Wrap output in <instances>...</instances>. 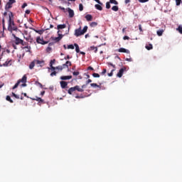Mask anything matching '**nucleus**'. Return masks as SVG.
<instances>
[{
  "instance_id": "f257e3e1",
  "label": "nucleus",
  "mask_w": 182,
  "mask_h": 182,
  "mask_svg": "<svg viewBox=\"0 0 182 182\" xmlns=\"http://www.w3.org/2000/svg\"><path fill=\"white\" fill-rule=\"evenodd\" d=\"M87 26H85L82 30V27L80 26L78 28L75 30L74 35L76 36V38H79V36H82V35L85 34L87 32Z\"/></svg>"
},
{
  "instance_id": "f03ea898",
  "label": "nucleus",
  "mask_w": 182,
  "mask_h": 182,
  "mask_svg": "<svg viewBox=\"0 0 182 182\" xmlns=\"http://www.w3.org/2000/svg\"><path fill=\"white\" fill-rule=\"evenodd\" d=\"M7 31L10 32V33H14V31L15 32H18L19 29L18 28V26L15 24V21H8V27Z\"/></svg>"
},
{
  "instance_id": "7ed1b4c3",
  "label": "nucleus",
  "mask_w": 182,
  "mask_h": 182,
  "mask_svg": "<svg viewBox=\"0 0 182 182\" xmlns=\"http://www.w3.org/2000/svg\"><path fill=\"white\" fill-rule=\"evenodd\" d=\"M16 3V0H9V1L5 5V11L9 12V9L14 6V4Z\"/></svg>"
},
{
  "instance_id": "20e7f679",
  "label": "nucleus",
  "mask_w": 182,
  "mask_h": 182,
  "mask_svg": "<svg viewBox=\"0 0 182 182\" xmlns=\"http://www.w3.org/2000/svg\"><path fill=\"white\" fill-rule=\"evenodd\" d=\"M28 77H26V75H24L23 77L21 80H18L17 82L14 85L13 87V89H16L19 86V85L21 83H26Z\"/></svg>"
},
{
  "instance_id": "39448f33",
  "label": "nucleus",
  "mask_w": 182,
  "mask_h": 182,
  "mask_svg": "<svg viewBox=\"0 0 182 182\" xmlns=\"http://www.w3.org/2000/svg\"><path fill=\"white\" fill-rule=\"evenodd\" d=\"M12 36L14 37V41H13L16 45H21L22 43V39L17 37L15 33H12Z\"/></svg>"
},
{
  "instance_id": "423d86ee",
  "label": "nucleus",
  "mask_w": 182,
  "mask_h": 182,
  "mask_svg": "<svg viewBox=\"0 0 182 182\" xmlns=\"http://www.w3.org/2000/svg\"><path fill=\"white\" fill-rule=\"evenodd\" d=\"M12 63H14V60L7 59V60L4 63L1 64V63H0V66L1 67H2V66H4V67L12 66Z\"/></svg>"
},
{
  "instance_id": "0eeeda50",
  "label": "nucleus",
  "mask_w": 182,
  "mask_h": 182,
  "mask_svg": "<svg viewBox=\"0 0 182 182\" xmlns=\"http://www.w3.org/2000/svg\"><path fill=\"white\" fill-rule=\"evenodd\" d=\"M127 69V68L126 67H124V68H121L119 70L118 73L117 74V76L118 77H122V76H123V73H124V72H126Z\"/></svg>"
},
{
  "instance_id": "6e6552de",
  "label": "nucleus",
  "mask_w": 182,
  "mask_h": 182,
  "mask_svg": "<svg viewBox=\"0 0 182 182\" xmlns=\"http://www.w3.org/2000/svg\"><path fill=\"white\" fill-rule=\"evenodd\" d=\"M36 42L37 43H40L41 45H46L48 43V41H43V38H41V37H37Z\"/></svg>"
},
{
  "instance_id": "1a4fd4ad",
  "label": "nucleus",
  "mask_w": 182,
  "mask_h": 182,
  "mask_svg": "<svg viewBox=\"0 0 182 182\" xmlns=\"http://www.w3.org/2000/svg\"><path fill=\"white\" fill-rule=\"evenodd\" d=\"M65 28H66V24H59L55 29H58V33H60V29H65Z\"/></svg>"
},
{
  "instance_id": "9d476101",
  "label": "nucleus",
  "mask_w": 182,
  "mask_h": 182,
  "mask_svg": "<svg viewBox=\"0 0 182 182\" xmlns=\"http://www.w3.org/2000/svg\"><path fill=\"white\" fill-rule=\"evenodd\" d=\"M36 65H38V66H40L42 68L43 66H45V61L44 60H35Z\"/></svg>"
},
{
  "instance_id": "9b49d317",
  "label": "nucleus",
  "mask_w": 182,
  "mask_h": 182,
  "mask_svg": "<svg viewBox=\"0 0 182 182\" xmlns=\"http://www.w3.org/2000/svg\"><path fill=\"white\" fill-rule=\"evenodd\" d=\"M60 85L62 89L68 88V82L65 81H60Z\"/></svg>"
},
{
  "instance_id": "f8f14e48",
  "label": "nucleus",
  "mask_w": 182,
  "mask_h": 182,
  "mask_svg": "<svg viewBox=\"0 0 182 182\" xmlns=\"http://www.w3.org/2000/svg\"><path fill=\"white\" fill-rule=\"evenodd\" d=\"M60 79L61 80H70V79H72V75H63Z\"/></svg>"
},
{
  "instance_id": "ddd939ff",
  "label": "nucleus",
  "mask_w": 182,
  "mask_h": 182,
  "mask_svg": "<svg viewBox=\"0 0 182 182\" xmlns=\"http://www.w3.org/2000/svg\"><path fill=\"white\" fill-rule=\"evenodd\" d=\"M31 100H36V102H38V103H43V100L39 97H36V98H30Z\"/></svg>"
},
{
  "instance_id": "4468645a",
  "label": "nucleus",
  "mask_w": 182,
  "mask_h": 182,
  "mask_svg": "<svg viewBox=\"0 0 182 182\" xmlns=\"http://www.w3.org/2000/svg\"><path fill=\"white\" fill-rule=\"evenodd\" d=\"M62 38H63V36L59 33H58V37L53 38V41H55L56 42H59L62 39Z\"/></svg>"
},
{
  "instance_id": "2eb2a0df",
  "label": "nucleus",
  "mask_w": 182,
  "mask_h": 182,
  "mask_svg": "<svg viewBox=\"0 0 182 182\" xmlns=\"http://www.w3.org/2000/svg\"><path fill=\"white\" fill-rule=\"evenodd\" d=\"M13 21H14V13H12V11H9L8 22H13Z\"/></svg>"
},
{
  "instance_id": "dca6fc26",
  "label": "nucleus",
  "mask_w": 182,
  "mask_h": 182,
  "mask_svg": "<svg viewBox=\"0 0 182 182\" xmlns=\"http://www.w3.org/2000/svg\"><path fill=\"white\" fill-rule=\"evenodd\" d=\"M69 18H73L75 16V11L71 9L68 8Z\"/></svg>"
},
{
  "instance_id": "f3484780",
  "label": "nucleus",
  "mask_w": 182,
  "mask_h": 182,
  "mask_svg": "<svg viewBox=\"0 0 182 182\" xmlns=\"http://www.w3.org/2000/svg\"><path fill=\"white\" fill-rule=\"evenodd\" d=\"M118 52L120 53H129V50H126V48H121L118 49Z\"/></svg>"
},
{
  "instance_id": "a211bd4d",
  "label": "nucleus",
  "mask_w": 182,
  "mask_h": 182,
  "mask_svg": "<svg viewBox=\"0 0 182 182\" xmlns=\"http://www.w3.org/2000/svg\"><path fill=\"white\" fill-rule=\"evenodd\" d=\"M76 90L75 89V87H72L70 88H69V90H68V95H72L73 93V92H75Z\"/></svg>"
},
{
  "instance_id": "6ab92c4d",
  "label": "nucleus",
  "mask_w": 182,
  "mask_h": 182,
  "mask_svg": "<svg viewBox=\"0 0 182 182\" xmlns=\"http://www.w3.org/2000/svg\"><path fill=\"white\" fill-rule=\"evenodd\" d=\"M74 87L75 90H77V92H84V90L82 87H80V86L79 85H75Z\"/></svg>"
},
{
  "instance_id": "aec40b11",
  "label": "nucleus",
  "mask_w": 182,
  "mask_h": 182,
  "mask_svg": "<svg viewBox=\"0 0 182 182\" xmlns=\"http://www.w3.org/2000/svg\"><path fill=\"white\" fill-rule=\"evenodd\" d=\"M35 65H36V63L35 61V60L33 61H32L30 65H29V69H33V68H35Z\"/></svg>"
},
{
  "instance_id": "412c9836",
  "label": "nucleus",
  "mask_w": 182,
  "mask_h": 182,
  "mask_svg": "<svg viewBox=\"0 0 182 182\" xmlns=\"http://www.w3.org/2000/svg\"><path fill=\"white\" fill-rule=\"evenodd\" d=\"M164 32V29H160V30H158V31H156V33H157L158 36H162Z\"/></svg>"
},
{
  "instance_id": "4be33fe9",
  "label": "nucleus",
  "mask_w": 182,
  "mask_h": 182,
  "mask_svg": "<svg viewBox=\"0 0 182 182\" xmlns=\"http://www.w3.org/2000/svg\"><path fill=\"white\" fill-rule=\"evenodd\" d=\"M74 46L75 47V52L79 53L80 52V48H79V45L77 43H74Z\"/></svg>"
},
{
  "instance_id": "5701e85b",
  "label": "nucleus",
  "mask_w": 182,
  "mask_h": 182,
  "mask_svg": "<svg viewBox=\"0 0 182 182\" xmlns=\"http://www.w3.org/2000/svg\"><path fill=\"white\" fill-rule=\"evenodd\" d=\"M85 19H87V21L89 22L92 21V19H93V17L92 16V15L87 14L85 16Z\"/></svg>"
},
{
  "instance_id": "b1692460",
  "label": "nucleus",
  "mask_w": 182,
  "mask_h": 182,
  "mask_svg": "<svg viewBox=\"0 0 182 182\" xmlns=\"http://www.w3.org/2000/svg\"><path fill=\"white\" fill-rule=\"evenodd\" d=\"M89 50H94L95 53H97V47H95V46H92L90 47Z\"/></svg>"
},
{
  "instance_id": "393cba45",
  "label": "nucleus",
  "mask_w": 182,
  "mask_h": 182,
  "mask_svg": "<svg viewBox=\"0 0 182 182\" xmlns=\"http://www.w3.org/2000/svg\"><path fill=\"white\" fill-rule=\"evenodd\" d=\"M95 8L96 9H97L98 11H103V7H102V6H100V4H95Z\"/></svg>"
},
{
  "instance_id": "a878e982",
  "label": "nucleus",
  "mask_w": 182,
  "mask_h": 182,
  "mask_svg": "<svg viewBox=\"0 0 182 182\" xmlns=\"http://www.w3.org/2000/svg\"><path fill=\"white\" fill-rule=\"evenodd\" d=\"M6 100H7V102H9L10 103H14V100L11 99V96L9 95L6 96Z\"/></svg>"
},
{
  "instance_id": "bb28decb",
  "label": "nucleus",
  "mask_w": 182,
  "mask_h": 182,
  "mask_svg": "<svg viewBox=\"0 0 182 182\" xmlns=\"http://www.w3.org/2000/svg\"><path fill=\"white\" fill-rule=\"evenodd\" d=\"M145 48L147 49V50H151V49H153V45L149 44V46H146Z\"/></svg>"
},
{
  "instance_id": "cd10ccee",
  "label": "nucleus",
  "mask_w": 182,
  "mask_h": 182,
  "mask_svg": "<svg viewBox=\"0 0 182 182\" xmlns=\"http://www.w3.org/2000/svg\"><path fill=\"white\" fill-rule=\"evenodd\" d=\"M23 49H26V52H31V46H29L23 47Z\"/></svg>"
},
{
  "instance_id": "c85d7f7f",
  "label": "nucleus",
  "mask_w": 182,
  "mask_h": 182,
  "mask_svg": "<svg viewBox=\"0 0 182 182\" xmlns=\"http://www.w3.org/2000/svg\"><path fill=\"white\" fill-rule=\"evenodd\" d=\"M112 9L114 11V12H117V11H119V6H113L112 7Z\"/></svg>"
},
{
  "instance_id": "c756f323",
  "label": "nucleus",
  "mask_w": 182,
  "mask_h": 182,
  "mask_svg": "<svg viewBox=\"0 0 182 182\" xmlns=\"http://www.w3.org/2000/svg\"><path fill=\"white\" fill-rule=\"evenodd\" d=\"M110 4H114V5H119V2L116 0H109Z\"/></svg>"
},
{
  "instance_id": "7c9ffc66",
  "label": "nucleus",
  "mask_w": 182,
  "mask_h": 182,
  "mask_svg": "<svg viewBox=\"0 0 182 182\" xmlns=\"http://www.w3.org/2000/svg\"><path fill=\"white\" fill-rule=\"evenodd\" d=\"M90 26H91V28H95V26H97V22H92Z\"/></svg>"
},
{
  "instance_id": "2f4dec72",
  "label": "nucleus",
  "mask_w": 182,
  "mask_h": 182,
  "mask_svg": "<svg viewBox=\"0 0 182 182\" xmlns=\"http://www.w3.org/2000/svg\"><path fill=\"white\" fill-rule=\"evenodd\" d=\"M90 86H91L92 87H100V85H97V84H96V83H91V84H90Z\"/></svg>"
},
{
  "instance_id": "473e14b6",
  "label": "nucleus",
  "mask_w": 182,
  "mask_h": 182,
  "mask_svg": "<svg viewBox=\"0 0 182 182\" xmlns=\"http://www.w3.org/2000/svg\"><path fill=\"white\" fill-rule=\"evenodd\" d=\"M56 62V60H51L50 62V66H53L54 63Z\"/></svg>"
},
{
  "instance_id": "72a5a7b5",
  "label": "nucleus",
  "mask_w": 182,
  "mask_h": 182,
  "mask_svg": "<svg viewBox=\"0 0 182 182\" xmlns=\"http://www.w3.org/2000/svg\"><path fill=\"white\" fill-rule=\"evenodd\" d=\"M114 70H116L113 69L111 70V73H108V76H109V77H112V76H113V73L114 72Z\"/></svg>"
},
{
  "instance_id": "f704fd0d",
  "label": "nucleus",
  "mask_w": 182,
  "mask_h": 182,
  "mask_svg": "<svg viewBox=\"0 0 182 182\" xmlns=\"http://www.w3.org/2000/svg\"><path fill=\"white\" fill-rule=\"evenodd\" d=\"M55 69H57L58 70H63V67L62 65H59L55 67Z\"/></svg>"
},
{
  "instance_id": "c9c22d12",
  "label": "nucleus",
  "mask_w": 182,
  "mask_h": 182,
  "mask_svg": "<svg viewBox=\"0 0 182 182\" xmlns=\"http://www.w3.org/2000/svg\"><path fill=\"white\" fill-rule=\"evenodd\" d=\"M21 45L24 47L28 46V43H26V42L23 41V40H22V43H21Z\"/></svg>"
},
{
  "instance_id": "e433bc0d",
  "label": "nucleus",
  "mask_w": 182,
  "mask_h": 182,
  "mask_svg": "<svg viewBox=\"0 0 182 182\" xmlns=\"http://www.w3.org/2000/svg\"><path fill=\"white\" fill-rule=\"evenodd\" d=\"M79 11H80V12H82V11H83V4H79Z\"/></svg>"
},
{
  "instance_id": "4c0bfd02",
  "label": "nucleus",
  "mask_w": 182,
  "mask_h": 182,
  "mask_svg": "<svg viewBox=\"0 0 182 182\" xmlns=\"http://www.w3.org/2000/svg\"><path fill=\"white\" fill-rule=\"evenodd\" d=\"M93 77H100V75H99L98 73H94L92 74Z\"/></svg>"
},
{
  "instance_id": "58836bf2",
  "label": "nucleus",
  "mask_w": 182,
  "mask_h": 182,
  "mask_svg": "<svg viewBox=\"0 0 182 182\" xmlns=\"http://www.w3.org/2000/svg\"><path fill=\"white\" fill-rule=\"evenodd\" d=\"M65 65L67 68H69V66H72V63L70 61H66Z\"/></svg>"
},
{
  "instance_id": "ea45409f",
  "label": "nucleus",
  "mask_w": 182,
  "mask_h": 182,
  "mask_svg": "<svg viewBox=\"0 0 182 182\" xmlns=\"http://www.w3.org/2000/svg\"><path fill=\"white\" fill-rule=\"evenodd\" d=\"M68 49H75V46H73V44L68 45Z\"/></svg>"
},
{
  "instance_id": "a19ab883",
  "label": "nucleus",
  "mask_w": 182,
  "mask_h": 182,
  "mask_svg": "<svg viewBox=\"0 0 182 182\" xmlns=\"http://www.w3.org/2000/svg\"><path fill=\"white\" fill-rule=\"evenodd\" d=\"M110 1L109 2H107L106 3V8H107V9H110Z\"/></svg>"
},
{
  "instance_id": "79ce46f5",
  "label": "nucleus",
  "mask_w": 182,
  "mask_h": 182,
  "mask_svg": "<svg viewBox=\"0 0 182 182\" xmlns=\"http://www.w3.org/2000/svg\"><path fill=\"white\" fill-rule=\"evenodd\" d=\"M108 66H112V68H114V69H116V65H113V63H107Z\"/></svg>"
},
{
  "instance_id": "37998d69",
  "label": "nucleus",
  "mask_w": 182,
  "mask_h": 182,
  "mask_svg": "<svg viewBox=\"0 0 182 182\" xmlns=\"http://www.w3.org/2000/svg\"><path fill=\"white\" fill-rule=\"evenodd\" d=\"M176 31H178L179 33L182 34V26H178V28H176Z\"/></svg>"
},
{
  "instance_id": "c03bdc74",
  "label": "nucleus",
  "mask_w": 182,
  "mask_h": 182,
  "mask_svg": "<svg viewBox=\"0 0 182 182\" xmlns=\"http://www.w3.org/2000/svg\"><path fill=\"white\" fill-rule=\"evenodd\" d=\"M181 0H176V4L177 6H179V5L181 4Z\"/></svg>"
},
{
  "instance_id": "a18cd8bd",
  "label": "nucleus",
  "mask_w": 182,
  "mask_h": 182,
  "mask_svg": "<svg viewBox=\"0 0 182 182\" xmlns=\"http://www.w3.org/2000/svg\"><path fill=\"white\" fill-rule=\"evenodd\" d=\"M79 74H80V73L78 71H74L73 73V76H78Z\"/></svg>"
},
{
  "instance_id": "49530a36",
  "label": "nucleus",
  "mask_w": 182,
  "mask_h": 182,
  "mask_svg": "<svg viewBox=\"0 0 182 182\" xmlns=\"http://www.w3.org/2000/svg\"><path fill=\"white\" fill-rule=\"evenodd\" d=\"M36 85H38V86H39L41 89L43 87V85H42V83L39 82H36Z\"/></svg>"
},
{
  "instance_id": "de8ad7c7",
  "label": "nucleus",
  "mask_w": 182,
  "mask_h": 182,
  "mask_svg": "<svg viewBox=\"0 0 182 182\" xmlns=\"http://www.w3.org/2000/svg\"><path fill=\"white\" fill-rule=\"evenodd\" d=\"M123 39H124V41H129V39H130V37H129V36H124L123 37Z\"/></svg>"
},
{
  "instance_id": "09e8293b",
  "label": "nucleus",
  "mask_w": 182,
  "mask_h": 182,
  "mask_svg": "<svg viewBox=\"0 0 182 182\" xmlns=\"http://www.w3.org/2000/svg\"><path fill=\"white\" fill-rule=\"evenodd\" d=\"M139 2H140L141 4H144L146 2H149V0H139Z\"/></svg>"
},
{
  "instance_id": "8fccbe9b",
  "label": "nucleus",
  "mask_w": 182,
  "mask_h": 182,
  "mask_svg": "<svg viewBox=\"0 0 182 182\" xmlns=\"http://www.w3.org/2000/svg\"><path fill=\"white\" fill-rule=\"evenodd\" d=\"M26 6H28V4L24 3V4L22 5L21 8H22V9H23L24 8H26Z\"/></svg>"
},
{
  "instance_id": "3c124183",
  "label": "nucleus",
  "mask_w": 182,
  "mask_h": 182,
  "mask_svg": "<svg viewBox=\"0 0 182 182\" xmlns=\"http://www.w3.org/2000/svg\"><path fill=\"white\" fill-rule=\"evenodd\" d=\"M86 87H87V85L85 84V85H82L81 89H82V90H83L84 89H86Z\"/></svg>"
},
{
  "instance_id": "603ef678",
  "label": "nucleus",
  "mask_w": 182,
  "mask_h": 182,
  "mask_svg": "<svg viewBox=\"0 0 182 182\" xmlns=\"http://www.w3.org/2000/svg\"><path fill=\"white\" fill-rule=\"evenodd\" d=\"M50 76H56V71H53V73H50Z\"/></svg>"
},
{
  "instance_id": "864d4df0",
  "label": "nucleus",
  "mask_w": 182,
  "mask_h": 182,
  "mask_svg": "<svg viewBox=\"0 0 182 182\" xmlns=\"http://www.w3.org/2000/svg\"><path fill=\"white\" fill-rule=\"evenodd\" d=\"M26 41H28L29 42L32 43V41H33V38H26Z\"/></svg>"
},
{
  "instance_id": "5fc2aeb1",
  "label": "nucleus",
  "mask_w": 182,
  "mask_h": 182,
  "mask_svg": "<svg viewBox=\"0 0 182 182\" xmlns=\"http://www.w3.org/2000/svg\"><path fill=\"white\" fill-rule=\"evenodd\" d=\"M107 72V70H106V68L103 69L102 72L101 73L102 75H105L106 73Z\"/></svg>"
},
{
  "instance_id": "6e6d98bb",
  "label": "nucleus",
  "mask_w": 182,
  "mask_h": 182,
  "mask_svg": "<svg viewBox=\"0 0 182 182\" xmlns=\"http://www.w3.org/2000/svg\"><path fill=\"white\" fill-rule=\"evenodd\" d=\"M139 29L140 32H143V28H141V24L139 25Z\"/></svg>"
},
{
  "instance_id": "4d7b16f0",
  "label": "nucleus",
  "mask_w": 182,
  "mask_h": 182,
  "mask_svg": "<svg viewBox=\"0 0 182 182\" xmlns=\"http://www.w3.org/2000/svg\"><path fill=\"white\" fill-rule=\"evenodd\" d=\"M46 50H47V52H50V50H52V48H50V46H48V47L46 48Z\"/></svg>"
},
{
  "instance_id": "13d9d810",
  "label": "nucleus",
  "mask_w": 182,
  "mask_h": 182,
  "mask_svg": "<svg viewBox=\"0 0 182 182\" xmlns=\"http://www.w3.org/2000/svg\"><path fill=\"white\" fill-rule=\"evenodd\" d=\"M75 99H83V96L77 95L75 96Z\"/></svg>"
},
{
  "instance_id": "bf43d9fd",
  "label": "nucleus",
  "mask_w": 182,
  "mask_h": 182,
  "mask_svg": "<svg viewBox=\"0 0 182 182\" xmlns=\"http://www.w3.org/2000/svg\"><path fill=\"white\" fill-rule=\"evenodd\" d=\"M89 83H92V80L88 79V80H87L86 84H87V85H89Z\"/></svg>"
},
{
  "instance_id": "052dcab7",
  "label": "nucleus",
  "mask_w": 182,
  "mask_h": 182,
  "mask_svg": "<svg viewBox=\"0 0 182 182\" xmlns=\"http://www.w3.org/2000/svg\"><path fill=\"white\" fill-rule=\"evenodd\" d=\"M95 1V2H97V4H99L100 5H103L102 3H101L99 0H94Z\"/></svg>"
},
{
  "instance_id": "680f3d73",
  "label": "nucleus",
  "mask_w": 182,
  "mask_h": 182,
  "mask_svg": "<svg viewBox=\"0 0 182 182\" xmlns=\"http://www.w3.org/2000/svg\"><path fill=\"white\" fill-rule=\"evenodd\" d=\"M87 70H95L92 67L90 66L87 68Z\"/></svg>"
},
{
  "instance_id": "e2e57ef3",
  "label": "nucleus",
  "mask_w": 182,
  "mask_h": 182,
  "mask_svg": "<svg viewBox=\"0 0 182 182\" xmlns=\"http://www.w3.org/2000/svg\"><path fill=\"white\" fill-rule=\"evenodd\" d=\"M5 25V18H2V26Z\"/></svg>"
},
{
  "instance_id": "0e129e2a",
  "label": "nucleus",
  "mask_w": 182,
  "mask_h": 182,
  "mask_svg": "<svg viewBox=\"0 0 182 182\" xmlns=\"http://www.w3.org/2000/svg\"><path fill=\"white\" fill-rule=\"evenodd\" d=\"M26 14H27V15H29V14H31V10H26Z\"/></svg>"
},
{
  "instance_id": "69168bd1",
  "label": "nucleus",
  "mask_w": 182,
  "mask_h": 182,
  "mask_svg": "<svg viewBox=\"0 0 182 182\" xmlns=\"http://www.w3.org/2000/svg\"><path fill=\"white\" fill-rule=\"evenodd\" d=\"M13 48H14V49H17L16 44L14 43H13Z\"/></svg>"
},
{
  "instance_id": "338daca9",
  "label": "nucleus",
  "mask_w": 182,
  "mask_h": 182,
  "mask_svg": "<svg viewBox=\"0 0 182 182\" xmlns=\"http://www.w3.org/2000/svg\"><path fill=\"white\" fill-rule=\"evenodd\" d=\"M50 68L53 70H56V67H53V65H52Z\"/></svg>"
},
{
  "instance_id": "774afa93",
  "label": "nucleus",
  "mask_w": 182,
  "mask_h": 182,
  "mask_svg": "<svg viewBox=\"0 0 182 182\" xmlns=\"http://www.w3.org/2000/svg\"><path fill=\"white\" fill-rule=\"evenodd\" d=\"M58 8H59V9H61V11H65V8L64 7L59 6Z\"/></svg>"
}]
</instances>
